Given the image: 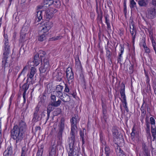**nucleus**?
<instances>
[{"label": "nucleus", "instance_id": "nucleus-34", "mask_svg": "<svg viewBox=\"0 0 156 156\" xmlns=\"http://www.w3.org/2000/svg\"><path fill=\"white\" fill-rule=\"evenodd\" d=\"M105 153L106 156H109L111 153L110 149L109 147L107 146H106L105 148Z\"/></svg>", "mask_w": 156, "mask_h": 156}, {"label": "nucleus", "instance_id": "nucleus-33", "mask_svg": "<svg viewBox=\"0 0 156 156\" xmlns=\"http://www.w3.org/2000/svg\"><path fill=\"white\" fill-rule=\"evenodd\" d=\"M44 65L46 68H50V65L49 62V60L48 58H45L43 60Z\"/></svg>", "mask_w": 156, "mask_h": 156}, {"label": "nucleus", "instance_id": "nucleus-61", "mask_svg": "<svg viewBox=\"0 0 156 156\" xmlns=\"http://www.w3.org/2000/svg\"><path fill=\"white\" fill-rule=\"evenodd\" d=\"M145 75H146V83L147 84V85H149V81H150V79H149V76H147V74H145Z\"/></svg>", "mask_w": 156, "mask_h": 156}, {"label": "nucleus", "instance_id": "nucleus-50", "mask_svg": "<svg viewBox=\"0 0 156 156\" xmlns=\"http://www.w3.org/2000/svg\"><path fill=\"white\" fill-rule=\"evenodd\" d=\"M135 130L134 129V127H133L132 129V131L131 133V137L133 140H134L135 138V133L134 132V131H135Z\"/></svg>", "mask_w": 156, "mask_h": 156}, {"label": "nucleus", "instance_id": "nucleus-48", "mask_svg": "<svg viewBox=\"0 0 156 156\" xmlns=\"http://www.w3.org/2000/svg\"><path fill=\"white\" fill-rule=\"evenodd\" d=\"M152 46L153 49L155 51H156V42L154 39L152 40Z\"/></svg>", "mask_w": 156, "mask_h": 156}, {"label": "nucleus", "instance_id": "nucleus-18", "mask_svg": "<svg viewBox=\"0 0 156 156\" xmlns=\"http://www.w3.org/2000/svg\"><path fill=\"white\" fill-rule=\"evenodd\" d=\"M140 46H142L144 48L146 53L149 54L150 52V50L146 46L144 39L142 40V42L140 44Z\"/></svg>", "mask_w": 156, "mask_h": 156}, {"label": "nucleus", "instance_id": "nucleus-39", "mask_svg": "<svg viewBox=\"0 0 156 156\" xmlns=\"http://www.w3.org/2000/svg\"><path fill=\"white\" fill-rule=\"evenodd\" d=\"M26 34L21 33L20 38L19 40L20 42H23L25 41V37Z\"/></svg>", "mask_w": 156, "mask_h": 156}, {"label": "nucleus", "instance_id": "nucleus-29", "mask_svg": "<svg viewBox=\"0 0 156 156\" xmlns=\"http://www.w3.org/2000/svg\"><path fill=\"white\" fill-rule=\"evenodd\" d=\"M53 3V0H44V4L46 5V7H48L51 5Z\"/></svg>", "mask_w": 156, "mask_h": 156}, {"label": "nucleus", "instance_id": "nucleus-52", "mask_svg": "<svg viewBox=\"0 0 156 156\" xmlns=\"http://www.w3.org/2000/svg\"><path fill=\"white\" fill-rule=\"evenodd\" d=\"M150 121L151 122V123L152 125V126H153V127L154 126H155V122L154 119L153 117H151L150 118Z\"/></svg>", "mask_w": 156, "mask_h": 156}, {"label": "nucleus", "instance_id": "nucleus-6", "mask_svg": "<svg viewBox=\"0 0 156 156\" xmlns=\"http://www.w3.org/2000/svg\"><path fill=\"white\" fill-rule=\"evenodd\" d=\"M36 72V69L34 67H32L30 73L27 75V82H30V83H33V78Z\"/></svg>", "mask_w": 156, "mask_h": 156}, {"label": "nucleus", "instance_id": "nucleus-54", "mask_svg": "<svg viewBox=\"0 0 156 156\" xmlns=\"http://www.w3.org/2000/svg\"><path fill=\"white\" fill-rule=\"evenodd\" d=\"M62 132H58L57 136L58 140H62Z\"/></svg>", "mask_w": 156, "mask_h": 156}, {"label": "nucleus", "instance_id": "nucleus-44", "mask_svg": "<svg viewBox=\"0 0 156 156\" xmlns=\"http://www.w3.org/2000/svg\"><path fill=\"white\" fill-rule=\"evenodd\" d=\"M61 112V109L59 108H58L54 111V113L55 115H57L60 114Z\"/></svg>", "mask_w": 156, "mask_h": 156}, {"label": "nucleus", "instance_id": "nucleus-14", "mask_svg": "<svg viewBox=\"0 0 156 156\" xmlns=\"http://www.w3.org/2000/svg\"><path fill=\"white\" fill-rule=\"evenodd\" d=\"M43 10H39L36 11V17L35 18V21L37 22H39L42 19V14Z\"/></svg>", "mask_w": 156, "mask_h": 156}, {"label": "nucleus", "instance_id": "nucleus-51", "mask_svg": "<svg viewBox=\"0 0 156 156\" xmlns=\"http://www.w3.org/2000/svg\"><path fill=\"white\" fill-rule=\"evenodd\" d=\"M116 151L117 153H118L119 154L121 153H123V151L121 150L119 146H117L116 149Z\"/></svg>", "mask_w": 156, "mask_h": 156}, {"label": "nucleus", "instance_id": "nucleus-36", "mask_svg": "<svg viewBox=\"0 0 156 156\" xmlns=\"http://www.w3.org/2000/svg\"><path fill=\"white\" fill-rule=\"evenodd\" d=\"M28 30V26L24 25L22 28L21 33L27 34Z\"/></svg>", "mask_w": 156, "mask_h": 156}, {"label": "nucleus", "instance_id": "nucleus-9", "mask_svg": "<svg viewBox=\"0 0 156 156\" xmlns=\"http://www.w3.org/2000/svg\"><path fill=\"white\" fill-rule=\"evenodd\" d=\"M53 26V23L51 21H47L44 23V27L42 28V31L47 32Z\"/></svg>", "mask_w": 156, "mask_h": 156}, {"label": "nucleus", "instance_id": "nucleus-45", "mask_svg": "<svg viewBox=\"0 0 156 156\" xmlns=\"http://www.w3.org/2000/svg\"><path fill=\"white\" fill-rule=\"evenodd\" d=\"M51 103H54L55 102H57V101H56V96L55 95L51 94Z\"/></svg>", "mask_w": 156, "mask_h": 156}, {"label": "nucleus", "instance_id": "nucleus-46", "mask_svg": "<svg viewBox=\"0 0 156 156\" xmlns=\"http://www.w3.org/2000/svg\"><path fill=\"white\" fill-rule=\"evenodd\" d=\"M27 151V148L25 146L23 147H22V154L25 155Z\"/></svg>", "mask_w": 156, "mask_h": 156}, {"label": "nucleus", "instance_id": "nucleus-23", "mask_svg": "<svg viewBox=\"0 0 156 156\" xmlns=\"http://www.w3.org/2000/svg\"><path fill=\"white\" fill-rule=\"evenodd\" d=\"M12 153V148L11 147L8 148L4 153V155L6 156H11Z\"/></svg>", "mask_w": 156, "mask_h": 156}, {"label": "nucleus", "instance_id": "nucleus-32", "mask_svg": "<svg viewBox=\"0 0 156 156\" xmlns=\"http://www.w3.org/2000/svg\"><path fill=\"white\" fill-rule=\"evenodd\" d=\"M41 119V117L38 114H33V117L32 119V121L33 122H37Z\"/></svg>", "mask_w": 156, "mask_h": 156}, {"label": "nucleus", "instance_id": "nucleus-1", "mask_svg": "<svg viewBox=\"0 0 156 156\" xmlns=\"http://www.w3.org/2000/svg\"><path fill=\"white\" fill-rule=\"evenodd\" d=\"M27 125L23 120L19 121L18 124L14 125L11 131L12 138L16 140V143L20 142L23 137L26 130Z\"/></svg>", "mask_w": 156, "mask_h": 156}, {"label": "nucleus", "instance_id": "nucleus-10", "mask_svg": "<svg viewBox=\"0 0 156 156\" xmlns=\"http://www.w3.org/2000/svg\"><path fill=\"white\" fill-rule=\"evenodd\" d=\"M130 27V32L132 36V39L134 40L135 35H136L135 28L134 27V23H133V21H131V23L129 24Z\"/></svg>", "mask_w": 156, "mask_h": 156}, {"label": "nucleus", "instance_id": "nucleus-3", "mask_svg": "<svg viewBox=\"0 0 156 156\" xmlns=\"http://www.w3.org/2000/svg\"><path fill=\"white\" fill-rule=\"evenodd\" d=\"M10 52V45L9 44H4L3 49V54L2 58V66L4 69L6 66H7L8 64L9 66H11L13 62V59L14 58L13 56V52L12 55L11 59L9 61V54Z\"/></svg>", "mask_w": 156, "mask_h": 156}, {"label": "nucleus", "instance_id": "nucleus-27", "mask_svg": "<svg viewBox=\"0 0 156 156\" xmlns=\"http://www.w3.org/2000/svg\"><path fill=\"white\" fill-rule=\"evenodd\" d=\"M112 134L114 137L117 138L119 132L117 128L115 127H113L112 129Z\"/></svg>", "mask_w": 156, "mask_h": 156}, {"label": "nucleus", "instance_id": "nucleus-62", "mask_svg": "<svg viewBox=\"0 0 156 156\" xmlns=\"http://www.w3.org/2000/svg\"><path fill=\"white\" fill-rule=\"evenodd\" d=\"M44 6L43 5H38L37 7L36 11H39V10H42V9H43Z\"/></svg>", "mask_w": 156, "mask_h": 156}, {"label": "nucleus", "instance_id": "nucleus-26", "mask_svg": "<svg viewBox=\"0 0 156 156\" xmlns=\"http://www.w3.org/2000/svg\"><path fill=\"white\" fill-rule=\"evenodd\" d=\"M156 128L155 126L153 127V126H151V133L152 136L153 137V141L156 138Z\"/></svg>", "mask_w": 156, "mask_h": 156}, {"label": "nucleus", "instance_id": "nucleus-4", "mask_svg": "<svg viewBox=\"0 0 156 156\" xmlns=\"http://www.w3.org/2000/svg\"><path fill=\"white\" fill-rule=\"evenodd\" d=\"M61 100L58 99L57 101V102H55L54 103H51L48 105L47 109V119H48L49 118L51 112L54 109V107H56L59 106L61 104Z\"/></svg>", "mask_w": 156, "mask_h": 156}, {"label": "nucleus", "instance_id": "nucleus-7", "mask_svg": "<svg viewBox=\"0 0 156 156\" xmlns=\"http://www.w3.org/2000/svg\"><path fill=\"white\" fill-rule=\"evenodd\" d=\"M156 16V11L154 8H150L147 10V16L149 18L153 19Z\"/></svg>", "mask_w": 156, "mask_h": 156}, {"label": "nucleus", "instance_id": "nucleus-25", "mask_svg": "<svg viewBox=\"0 0 156 156\" xmlns=\"http://www.w3.org/2000/svg\"><path fill=\"white\" fill-rule=\"evenodd\" d=\"M28 82H27H27L24 84L22 86V88L24 90L23 93L24 94H26V92L29 88V84L30 83H29L28 84Z\"/></svg>", "mask_w": 156, "mask_h": 156}, {"label": "nucleus", "instance_id": "nucleus-38", "mask_svg": "<svg viewBox=\"0 0 156 156\" xmlns=\"http://www.w3.org/2000/svg\"><path fill=\"white\" fill-rule=\"evenodd\" d=\"M54 6L56 8H59L60 6V2L59 0H54L53 3Z\"/></svg>", "mask_w": 156, "mask_h": 156}, {"label": "nucleus", "instance_id": "nucleus-37", "mask_svg": "<svg viewBox=\"0 0 156 156\" xmlns=\"http://www.w3.org/2000/svg\"><path fill=\"white\" fill-rule=\"evenodd\" d=\"M130 7L131 9H134L136 7V4L134 0H130Z\"/></svg>", "mask_w": 156, "mask_h": 156}, {"label": "nucleus", "instance_id": "nucleus-63", "mask_svg": "<svg viewBox=\"0 0 156 156\" xmlns=\"http://www.w3.org/2000/svg\"><path fill=\"white\" fill-rule=\"evenodd\" d=\"M122 54L119 53V55L118 57V62H119L121 61V58L122 57Z\"/></svg>", "mask_w": 156, "mask_h": 156}, {"label": "nucleus", "instance_id": "nucleus-2", "mask_svg": "<svg viewBox=\"0 0 156 156\" xmlns=\"http://www.w3.org/2000/svg\"><path fill=\"white\" fill-rule=\"evenodd\" d=\"M70 136L69 138V149L68 150V156H78L79 150L78 147L74 146L75 141V134L77 132L76 125H71Z\"/></svg>", "mask_w": 156, "mask_h": 156}, {"label": "nucleus", "instance_id": "nucleus-64", "mask_svg": "<svg viewBox=\"0 0 156 156\" xmlns=\"http://www.w3.org/2000/svg\"><path fill=\"white\" fill-rule=\"evenodd\" d=\"M62 144V140H58L57 141V144L58 145H61Z\"/></svg>", "mask_w": 156, "mask_h": 156}, {"label": "nucleus", "instance_id": "nucleus-55", "mask_svg": "<svg viewBox=\"0 0 156 156\" xmlns=\"http://www.w3.org/2000/svg\"><path fill=\"white\" fill-rule=\"evenodd\" d=\"M39 110V107L37 106L34 109V111L33 114H38V111Z\"/></svg>", "mask_w": 156, "mask_h": 156}, {"label": "nucleus", "instance_id": "nucleus-53", "mask_svg": "<svg viewBox=\"0 0 156 156\" xmlns=\"http://www.w3.org/2000/svg\"><path fill=\"white\" fill-rule=\"evenodd\" d=\"M51 144L52 145L51 151H53V152H54L55 151V149L56 147L55 140H54V142L53 143H52V142L51 143Z\"/></svg>", "mask_w": 156, "mask_h": 156}, {"label": "nucleus", "instance_id": "nucleus-8", "mask_svg": "<svg viewBox=\"0 0 156 156\" xmlns=\"http://www.w3.org/2000/svg\"><path fill=\"white\" fill-rule=\"evenodd\" d=\"M66 77L68 81L72 80L74 78V73L71 68L68 67L66 71Z\"/></svg>", "mask_w": 156, "mask_h": 156}, {"label": "nucleus", "instance_id": "nucleus-30", "mask_svg": "<svg viewBox=\"0 0 156 156\" xmlns=\"http://www.w3.org/2000/svg\"><path fill=\"white\" fill-rule=\"evenodd\" d=\"M106 50V56L109 60H111V57L112 55V53L110 51L109 49L108 48H105Z\"/></svg>", "mask_w": 156, "mask_h": 156}, {"label": "nucleus", "instance_id": "nucleus-24", "mask_svg": "<svg viewBox=\"0 0 156 156\" xmlns=\"http://www.w3.org/2000/svg\"><path fill=\"white\" fill-rule=\"evenodd\" d=\"M64 92L66 93H68L72 95L74 97L75 95L74 93L72 92L70 90L69 87L67 84H65V87L64 90Z\"/></svg>", "mask_w": 156, "mask_h": 156}, {"label": "nucleus", "instance_id": "nucleus-41", "mask_svg": "<svg viewBox=\"0 0 156 156\" xmlns=\"http://www.w3.org/2000/svg\"><path fill=\"white\" fill-rule=\"evenodd\" d=\"M75 61L76 65L77 66V68H78L79 69L81 67V66L80 62V61L79 58H78L77 59H75Z\"/></svg>", "mask_w": 156, "mask_h": 156}, {"label": "nucleus", "instance_id": "nucleus-60", "mask_svg": "<svg viewBox=\"0 0 156 156\" xmlns=\"http://www.w3.org/2000/svg\"><path fill=\"white\" fill-rule=\"evenodd\" d=\"M119 34L120 36H121L123 34V30L122 29H120L119 31Z\"/></svg>", "mask_w": 156, "mask_h": 156}, {"label": "nucleus", "instance_id": "nucleus-28", "mask_svg": "<svg viewBox=\"0 0 156 156\" xmlns=\"http://www.w3.org/2000/svg\"><path fill=\"white\" fill-rule=\"evenodd\" d=\"M120 93L121 98H122L123 100H126V96L125 93V86L122 87H121Z\"/></svg>", "mask_w": 156, "mask_h": 156}, {"label": "nucleus", "instance_id": "nucleus-21", "mask_svg": "<svg viewBox=\"0 0 156 156\" xmlns=\"http://www.w3.org/2000/svg\"><path fill=\"white\" fill-rule=\"evenodd\" d=\"M70 121L71 125H76L77 122L79 121L78 116L75 115L74 117L71 119Z\"/></svg>", "mask_w": 156, "mask_h": 156}, {"label": "nucleus", "instance_id": "nucleus-12", "mask_svg": "<svg viewBox=\"0 0 156 156\" xmlns=\"http://www.w3.org/2000/svg\"><path fill=\"white\" fill-rule=\"evenodd\" d=\"M63 89V86L60 85H58L57 87L55 89L56 94L57 97L61 96L62 95V94L64 93L62 92V90Z\"/></svg>", "mask_w": 156, "mask_h": 156}, {"label": "nucleus", "instance_id": "nucleus-17", "mask_svg": "<svg viewBox=\"0 0 156 156\" xmlns=\"http://www.w3.org/2000/svg\"><path fill=\"white\" fill-rule=\"evenodd\" d=\"M109 16L107 14H105L104 15V17L105 19V23L107 26V29L108 30H111V27L110 20H109Z\"/></svg>", "mask_w": 156, "mask_h": 156}, {"label": "nucleus", "instance_id": "nucleus-16", "mask_svg": "<svg viewBox=\"0 0 156 156\" xmlns=\"http://www.w3.org/2000/svg\"><path fill=\"white\" fill-rule=\"evenodd\" d=\"M146 107L147 105L146 104L144 105V102L140 108V110L141 111V116L142 118V120H143L146 114Z\"/></svg>", "mask_w": 156, "mask_h": 156}, {"label": "nucleus", "instance_id": "nucleus-15", "mask_svg": "<svg viewBox=\"0 0 156 156\" xmlns=\"http://www.w3.org/2000/svg\"><path fill=\"white\" fill-rule=\"evenodd\" d=\"M146 133L147 134V137L148 138H149L151 140V137L150 132V123L147 121H146Z\"/></svg>", "mask_w": 156, "mask_h": 156}, {"label": "nucleus", "instance_id": "nucleus-19", "mask_svg": "<svg viewBox=\"0 0 156 156\" xmlns=\"http://www.w3.org/2000/svg\"><path fill=\"white\" fill-rule=\"evenodd\" d=\"M41 33L40 34L38 37V40L40 41H44L46 38L47 32H45L42 31Z\"/></svg>", "mask_w": 156, "mask_h": 156}, {"label": "nucleus", "instance_id": "nucleus-49", "mask_svg": "<svg viewBox=\"0 0 156 156\" xmlns=\"http://www.w3.org/2000/svg\"><path fill=\"white\" fill-rule=\"evenodd\" d=\"M62 38V36L61 35H58L56 36L53 37L52 38V39L54 41L60 39Z\"/></svg>", "mask_w": 156, "mask_h": 156}, {"label": "nucleus", "instance_id": "nucleus-56", "mask_svg": "<svg viewBox=\"0 0 156 156\" xmlns=\"http://www.w3.org/2000/svg\"><path fill=\"white\" fill-rule=\"evenodd\" d=\"M43 150L42 149L38 150L37 153V156H42Z\"/></svg>", "mask_w": 156, "mask_h": 156}, {"label": "nucleus", "instance_id": "nucleus-57", "mask_svg": "<svg viewBox=\"0 0 156 156\" xmlns=\"http://www.w3.org/2000/svg\"><path fill=\"white\" fill-rule=\"evenodd\" d=\"M96 3V9L97 11L98 10V2L99 5L101 6V0H95Z\"/></svg>", "mask_w": 156, "mask_h": 156}, {"label": "nucleus", "instance_id": "nucleus-13", "mask_svg": "<svg viewBox=\"0 0 156 156\" xmlns=\"http://www.w3.org/2000/svg\"><path fill=\"white\" fill-rule=\"evenodd\" d=\"M59 98L64 102H67L70 100L69 96L65 93H63L62 95L58 96Z\"/></svg>", "mask_w": 156, "mask_h": 156}, {"label": "nucleus", "instance_id": "nucleus-20", "mask_svg": "<svg viewBox=\"0 0 156 156\" xmlns=\"http://www.w3.org/2000/svg\"><path fill=\"white\" fill-rule=\"evenodd\" d=\"M40 60L39 57V55L38 53H37L34 56V60L33 62L34 63L35 66H37L40 63Z\"/></svg>", "mask_w": 156, "mask_h": 156}, {"label": "nucleus", "instance_id": "nucleus-31", "mask_svg": "<svg viewBox=\"0 0 156 156\" xmlns=\"http://www.w3.org/2000/svg\"><path fill=\"white\" fill-rule=\"evenodd\" d=\"M85 130L84 129H83V130L82 131V130H80V138H81L82 141V143L83 144L85 143V136L84 135V131Z\"/></svg>", "mask_w": 156, "mask_h": 156}, {"label": "nucleus", "instance_id": "nucleus-5", "mask_svg": "<svg viewBox=\"0 0 156 156\" xmlns=\"http://www.w3.org/2000/svg\"><path fill=\"white\" fill-rule=\"evenodd\" d=\"M57 12V10L54 8L48 9L45 12L44 17L46 20H49L53 17L54 14Z\"/></svg>", "mask_w": 156, "mask_h": 156}, {"label": "nucleus", "instance_id": "nucleus-43", "mask_svg": "<svg viewBox=\"0 0 156 156\" xmlns=\"http://www.w3.org/2000/svg\"><path fill=\"white\" fill-rule=\"evenodd\" d=\"M122 103H123V107L125 108V110L127 112H128L129 111V109L127 106V103L126 101V100H124L122 101Z\"/></svg>", "mask_w": 156, "mask_h": 156}, {"label": "nucleus", "instance_id": "nucleus-22", "mask_svg": "<svg viewBox=\"0 0 156 156\" xmlns=\"http://www.w3.org/2000/svg\"><path fill=\"white\" fill-rule=\"evenodd\" d=\"M148 0H139L138 2L139 5L140 6L146 7L148 5Z\"/></svg>", "mask_w": 156, "mask_h": 156}, {"label": "nucleus", "instance_id": "nucleus-58", "mask_svg": "<svg viewBox=\"0 0 156 156\" xmlns=\"http://www.w3.org/2000/svg\"><path fill=\"white\" fill-rule=\"evenodd\" d=\"M120 52L119 53H120L122 54L124 51V47L123 45L120 44Z\"/></svg>", "mask_w": 156, "mask_h": 156}, {"label": "nucleus", "instance_id": "nucleus-40", "mask_svg": "<svg viewBox=\"0 0 156 156\" xmlns=\"http://www.w3.org/2000/svg\"><path fill=\"white\" fill-rule=\"evenodd\" d=\"M62 74L60 72H57L56 75V77L57 79V80L59 81H60L62 80Z\"/></svg>", "mask_w": 156, "mask_h": 156}, {"label": "nucleus", "instance_id": "nucleus-11", "mask_svg": "<svg viewBox=\"0 0 156 156\" xmlns=\"http://www.w3.org/2000/svg\"><path fill=\"white\" fill-rule=\"evenodd\" d=\"M65 119L64 118H61L58 124V132L63 133L65 129Z\"/></svg>", "mask_w": 156, "mask_h": 156}, {"label": "nucleus", "instance_id": "nucleus-59", "mask_svg": "<svg viewBox=\"0 0 156 156\" xmlns=\"http://www.w3.org/2000/svg\"><path fill=\"white\" fill-rule=\"evenodd\" d=\"M143 150L144 151L145 153H146L147 152H148L147 149V148L146 145L145 144H143Z\"/></svg>", "mask_w": 156, "mask_h": 156}, {"label": "nucleus", "instance_id": "nucleus-42", "mask_svg": "<svg viewBox=\"0 0 156 156\" xmlns=\"http://www.w3.org/2000/svg\"><path fill=\"white\" fill-rule=\"evenodd\" d=\"M28 66H26L23 69L21 73L19 75V76H20L21 75H24L26 73L28 68Z\"/></svg>", "mask_w": 156, "mask_h": 156}, {"label": "nucleus", "instance_id": "nucleus-47", "mask_svg": "<svg viewBox=\"0 0 156 156\" xmlns=\"http://www.w3.org/2000/svg\"><path fill=\"white\" fill-rule=\"evenodd\" d=\"M4 44H9L8 37L7 34L4 35Z\"/></svg>", "mask_w": 156, "mask_h": 156}, {"label": "nucleus", "instance_id": "nucleus-35", "mask_svg": "<svg viewBox=\"0 0 156 156\" xmlns=\"http://www.w3.org/2000/svg\"><path fill=\"white\" fill-rule=\"evenodd\" d=\"M48 68H46L44 65L41 66L39 68V70L41 73H44L47 70L49 69Z\"/></svg>", "mask_w": 156, "mask_h": 156}]
</instances>
